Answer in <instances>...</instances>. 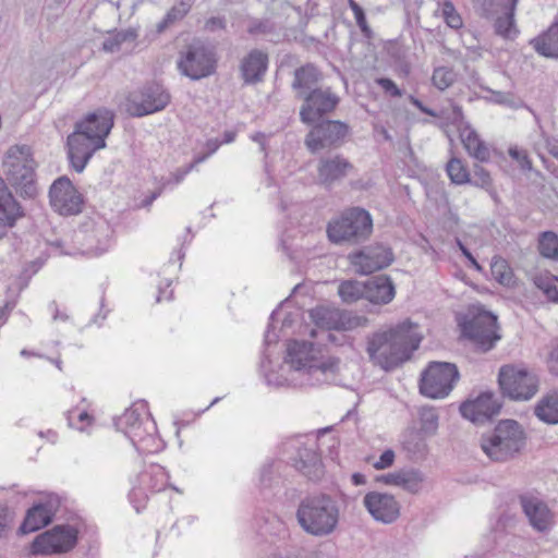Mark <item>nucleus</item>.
Instances as JSON below:
<instances>
[{"label":"nucleus","mask_w":558,"mask_h":558,"mask_svg":"<svg viewBox=\"0 0 558 558\" xmlns=\"http://www.w3.org/2000/svg\"><path fill=\"white\" fill-rule=\"evenodd\" d=\"M340 360L336 356H324L312 342L292 340L287 348V355L280 371L288 369L292 380L299 386H316L328 384L336 379Z\"/></svg>","instance_id":"obj_1"},{"label":"nucleus","mask_w":558,"mask_h":558,"mask_svg":"<svg viewBox=\"0 0 558 558\" xmlns=\"http://www.w3.org/2000/svg\"><path fill=\"white\" fill-rule=\"evenodd\" d=\"M421 341L418 326L407 319L387 330L373 333L366 350L374 364L391 371L410 360Z\"/></svg>","instance_id":"obj_2"},{"label":"nucleus","mask_w":558,"mask_h":558,"mask_svg":"<svg viewBox=\"0 0 558 558\" xmlns=\"http://www.w3.org/2000/svg\"><path fill=\"white\" fill-rule=\"evenodd\" d=\"M295 518L305 533L325 537L337 530L340 509L337 500L329 494L314 493L300 500Z\"/></svg>","instance_id":"obj_3"},{"label":"nucleus","mask_w":558,"mask_h":558,"mask_svg":"<svg viewBox=\"0 0 558 558\" xmlns=\"http://www.w3.org/2000/svg\"><path fill=\"white\" fill-rule=\"evenodd\" d=\"M480 445L492 461L505 462L522 450L525 433L517 421L504 420L492 432L482 435Z\"/></svg>","instance_id":"obj_4"},{"label":"nucleus","mask_w":558,"mask_h":558,"mask_svg":"<svg viewBox=\"0 0 558 558\" xmlns=\"http://www.w3.org/2000/svg\"><path fill=\"white\" fill-rule=\"evenodd\" d=\"M333 244L359 245L367 241L373 232L371 214L361 207H351L332 218L326 228Z\"/></svg>","instance_id":"obj_5"},{"label":"nucleus","mask_w":558,"mask_h":558,"mask_svg":"<svg viewBox=\"0 0 558 558\" xmlns=\"http://www.w3.org/2000/svg\"><path fill=\"white\" fill-rule=\"evenodd\" d=\"M20 155H15L13 148L9 150L3 163L8 183L23 198H35L38 189L35 180V160L29 156L28 148H16Z\"/></svg>","instance_id":"obj_6"},{"label":"nucleus","mask_w":558,"mask_h":558,"mask_svg":"<svg viewBox=\"0 0 558 558\" xmlns=\"http://www.w3.org/2000/svg\"><path fill=\"white\" fill-rule=\"evenodd\" d=\"M519 0H473L475 12L494 20L495 33L504 38H513L518 33L514 12Z\"/></svg>","instance_id":"obj_7"},{"label":"nucleus","mask_w":558,"mask_h":558,"mask_svg":"<svg viewBox=\"0 0 558 558\" xmlns=\"http://www.w3.org/2000/svg\"><path fill=\"white\" fill-rule=\"evenodd\" d=\"M458 367L448 362H430L422 373L420 392L430 399H442L453 389L459 379Z\"/></svg>","instance_id":"obj_8"},{"label":"nucleus","mask_w":558,"mask_h":558,"mask_svg":"<svg viewBox=\"0 0 558 558\" xmlns=\"http://www.w3.org/2000/svg\"><path fill=\"white\" fill-rule=\"evenodd\" d=\"M350 128L339 120H318L305 135L304 145L311 154L325 149H338L349 135Z\"/></svg>","instance_id":"obj_9"},{"label":"nucleus","mask_w":558,"mask_h":558,"mask_svg":"<svg viewBox=\"0 0 558 558\" xmlns=\"http://www.w3.org/2000/svg\"><path fill=\"white\" fill-rule=\"evenodd\" d=\"M180 72L191 80H201L215 72L216 58L211 48L195 39L181 52L178 61Z\"/></svg>","instance_id":"obj_10"},{"label":"nucleus","mask_w":558,"mask_h":558,"mask_svg":"<svg viewBox=\"0 0 558 558\" xmlns=\"http://www.w3.org/2000/svg\"><path fill=\"white\" fill-rule=\"evenodd\" d=\"M170 102V94L155 82L129 94L125 110L131 117H145L163 110Z\"/></svg>","instance_id":"obj_11"},{"label":"nucleus","mask_w":558,"mask_h":558,"mask_svg":"<svg viewBox=\"0 0 558 558\" xmlns=\"http://www.w3.org/2000/svg\"><path fill=\"white\" fill-rule=\"evenodd\" d=\"M78 541V530L70 524H58L37 535L31 546L34 555L64 554L72 550Z\"/></svg>","instance_id":"obj_12"},{"label":"nucleus","mask_w":558,"mask_h":558,"mask_svg":"<svg viewBox=\"0 0 558 558\" xmlns=\"http://www.w3.org/2000/svg\"><path fill=\"white\" fill-rule=\"evenodd\" d=\"M497 329V316L484 310L461 324L462 335L470 339L481 352H488L495 347L500 339Z\"/></svg>","instance_id":"obj_13"},{"label":"nucleus","mask_w":558,"mask_h":558,"mask_svg":"<svg viewBox=\"0 0 558 558\" xmlns=\"http://www.w3.org/2000/svg\"><path fill=\"white\" fill-rule=\"evenodd\" d=\"M498 384L502 393L512 400H529L538 389L537 379L533 374L513 365L500 367Z\"/></svg>","instance_id":"obj_14"},{"label":"nucleus","mask_w":558,"mask_h":558,"mask_svg":"<svg viewBox=\"0 0 558 558\" xmlns=\"http://www.w3.org/2000/svg\"><path fill=\"white\" fill-rule=\"evenodd\" d=\"M300 120L306 125H312L325 116L332 113L340 102V97L330 86L312 90L301 99Z\"/></svg>","instance_id":"obj_15"},{"label":"nucleus","mask_w":558,"mask_h":558,"mask_svg":"<svg viewBox=\"0 0 558 558\" xmlns=\"http://www.w3.org/2000/svg\"><path fill=\"white\" fill-rule=\"evenodd\" d=\"M317 183L326 190L341 185L355 172L354 165L342 154L328 153L317 160Z\"/></svg>","instance_id":"obj_16"},{"label":"nucleus","mask_w":558,"mask_h":558,"mask_svg":"<svg viewBox=\"0 0 558 558\" xmlns=\"http://www.w3.org/2000/svg\"><path fill=\"white\" fill-rule=\"evenodd\" d=\"M51 207L62 216L77 215L82 211L83 196L66 177H59L49 189Z\"/></svg>","instance_id":"obj_17"},{"label":"nucleus","mask_w":558,"mask_h":558,"mask_svg":"<svg viewBox=\"0 0 558 558\" xmlns=\"http://www.w3.org/2000/svg\"><path fill=\"white\" fill-rule=\"evenodd\" d=\"M89 140L78 130H73L66 137V153L71 167L78 173L83 172L94 154L106 147V142L100 137Z\"/></svg>","instance_id":"obj_18"},{"label":"nucleus","mask_w":558,"mask_h":558,"mask_svg":"<svg viewBox=\"0 0 558 558\" xmlns=\"http://www.w3.org/2000/svg\"><path fill=\"white\" fill-rule=\"evenodd\" d=\"M356 272L368 275L384 269L393 262V253L390 247L381 244L364 246L348 256Z\"/></svg>","instance_id":"obj_19"},{"label":"nucleus","mask_w":558,"mask_h":558,"mask_svg":"<svg viewBox=\"0 0 558 558\" xmlns=\"http://www.w3.org/2000/svg\"><path fill=\"white\" fill-rule=\"evenodd\" d=\"M502 404L492 391L481 392L475 399H468L461 403V415L474 424H485L499 414Z\"/></svg>","instance_id":"obj_20"},{"label":"nucleus","mask_w":558,"mask_h":558,"mask_svg":"<svg viewBox=\"0 0 558 558\" xmlns=\"http://www.w3.org/2000/svg\"><path fill=\"white\" fill-rule=\"evenodd\" d=\"M114 125L113 111L100 107L95 111L87 113L82 120L75 122L74 130H78L89 140L96 141L94 137H100L106 142Z\"/></svg>","instance_id":"obj_21"},{"label":"nucleus","mask_w":558,"mask_h":558,"mask_svg":"<svg viewBox=\"0 0 558 558\" xmlns=\"http://www.w3.org/2000/svg\"><path fill=\"white\" fill-rule=\"evenodd\" d=\"M363 504L371 515L384 523L393 522L400 513L398 501L392 495L371 492L364 496Z\"/></svg>","instance_id":"obj_22"},{"label":"nucleus","mask_w":558,"mask_h":558,"mask_svg":"<svg viewBox=\"0 0 558 558\" xmlns=\"http://www.w3.org/2000/svg\"><path fill=\"white\" fill-rule=\"evenodd\" d=\"M310 317L317 327L327 330H350L360 325L359 317L351 318L347 312L326 306L311 310Z\"/></svg>","instance_id":"obj_23"},{"label":"nucleus","mask_w":558,"mask_h":558,"mask_svg":"<svg viewBox=\"0 0 558 558\" xmlns=\"http://www.w3.org/2000/svg\"><path fill=\"white\" fill-rule=\"evenodd\" d=\"M324 80L322 71L313 63H306L296 68L293 72L291 88L296 99L301 100L312 90L322 87Z\"/></svg>","instance_id":"obj_24"},{"label":"nucleus","mask_w":558,"mask_h":558,"mask_svg":"<svg viewBox=\"0 0 558 558\" xmlns=\"http://www.w3.org/2000/svg\"><path fill=\"white\" fill-rule=\"evenodd\" d=\"M57 506L52 501L33 505L26 512L25 519L19 527L20 533L28 534L49 525L54 517Z\"/></svg>","instance_id":"obj_25"},{"label":"nucleus","mask_w":558,"mask_h":558,"mask_svg":"<svg viewBox=\"0 0 558 558\" xmlns=\"http://www.w3.org/2000/svg\"><path fill=\"white\" fill-rule=\"evenodd\" d=\"M520 504L533 529L544 532L549 527L551 512L543 500L532 496H520Z\"/></svg>","instance_id":"obj_26"},{"label":"nucleus","mask_w":558,"mask_h":558,"mask_svg":"<svg viewBox=\"0 0 558 558\" xmlns=\"http://www.w3.org/2000/svg\"><path fill=\"white\" fill-rule=\"evenodd\" d=\"M268 68V54L262 50L253 49L245 56L240 65L242 78L245 84H256L263 81Z\"/></svg>","instance_id":"obj_27"},{"label":"nucleus","mask_w":558,"mask_h":558,"mask_svg":"<svg viewBox=\"0 0 558 558\" xmlns=\"http://www.w3.org/2000/svg\"><path fill=\"white\" fill-rule=\"evenodd\" d=\"M395 294V284L387 275L376 276L365 281V300L373 304H388Z\"/></svg>","instance_id":"obj_28"},{"label":"nucleus","mask_w":558,"mask_h":558,"mask_svg":"<svg viewBox=\"0 0 558 558\" xmlns=\"http://www.w3.org/2000/svg\"><path fill=\"white\" fill-rule=\"evenodd\" d=\"M294 466L313 482L319 481L325 474L320 456L313 448H300L294 459Z\"/></svg>","instance_id":"obj_29"},{"label":"nucleus","mask_w":558,"mask_h":558,"mask_svg":"<svg viewBox=\"0 0 558 558\" xmlns=\"http://www.w3.org/2000/svg\"><path fill=\"white\" fill-rule=\"evenodd\" d=\"M530 45L539 56L558 60V17L546 31L531 39Z\"/></svg>","instance_id":"obj_30"},{"label":"nucleus","mask_w":558,"mask_h":558,"mask_svg":"<svg viewBox=\"0 0 558 558\" xmlns=\"http://www.w3.org/2000/svg\"><path fill=\"white\" fill-rule=\"evenodd\" d=\"M23 216L21 205L8 189L4 179L0 177V222L3 226L13 227L15 221Z\"/></svg>","instance_id":"obj_31"},{"label":"nucleus","mask_w":558,"mask_h":558,"mask_svg":"<svg viewBox=\"0 0 558 558\" xmlns=\"http://www.w3.org/2000/svg\"><path fill=\"white\" fill-rule=\"evenodd\" d=\"M534 413L544 423L558 424V393L543 398L536 404Z\"/></svg>","instance_id":"obj_32"},{"label":"nucleus","mask_w":558,"mask_h":558,"mask_svg":"<svg viewBox=\"0 0 558 558\" xmlns=\"http://www.w3.org/2000/svg\"><path fill=\"white\" fill-rule=\"evenodd\" d=\"M138 34L135 28L122 29L107 37L102 43V50L106 52L120 51L124 44H133Z\"/></svg>","instance_id":"obj_33"},{"label":"nucleus","mask_w":558,"mask_h":558,"mask_svg":"<svg viewBox=\"0 0 558 558\" xmlns=\"http://www.w3.org/2000/svg\"><path fill=\"white\" fill-rule=\"evenodd\" d=\"M338 294L344 303H354L365 299V282L357 280L342 281L338 287Z\"/></svg>","instance_id":"obj_34"},{"label":"nucleus","mask_w":558,"mask_h":558,"mask_svg":"<svg viewBox=\"0 0 558 558\" xmlns=\"http://www.w3.org/2000/svg\"><path fill=\"white\" fill-rule=\"evenodd\" d=\"M465 149L480 161H486L489 159V150L481 141L475 131L471 130L465 135H461Z\"/></svg>","instance_id":"obj_35"},{"label":"nucleus","mask_w":558,"mask_h":558,"mask_svg":"<svg viewBox=\"0 0 558 558\" xmlns=\"http://www.w3.org/2000/svg\"><path fill=\"white\" fill-rule=\"evenodd\" d=\"M192 0H181L179 4L172 7L161 22L157 24V32H165L173 23L181 21L191 10Z\"/></svg>","instance_id":"obj_36"},{"label":"nucleus","mask_w":558,"mask_h":558,"mask_svg":"<svg viewBox=\"0 0 558 558\" xmlns=\"http://www.w3.org/2000/svg\"><path fill=\"white\" fill-rule=\"evenodd\" d=\"M539 254L553 260H558V235L554 231H544L538 236Z\"/></svg>","instance_id":"obj_37"},{"label":"nucleus","mask_w":558,"mask_h":558,"mask_svg":"<svg viewBox=\"0 0 558 558\" xmlns=\"http://www.w3.org/2000/svg\"><path fill=\"white\" fill-rule=\"evenodd\" d=\"M490 270L493 277L502 286L510 287L513 283V271L502 257L495 256L492 259Z\"/></svg>","instance_id":"obj_38"},{"label":"nucleus","mask_w":558,"mask_h":558,"mask_svg":"<svg viewBox=\"0 0 558 558\" xmlns=\"http://www.w3.org/2000/svg\"><path fill=\"white\" fill-rule=\"evenodd\" d=\"M421 432L427 436L435 435L438 429V413L434 407H422L418 411Z\"/></svg>","instance_id":"obj_39"},{"label":"nucleus","mask_w":558,"mask_h":558,"mask_svg":"<svg viewBox=\"0 0 558 558\" xmlns=\"http://www.w3.org/2000/svg\"><path fill=\"white\" fill-rule=\"evenodd\" d=\"M423 475L418 470H400L399 484L409 493L415 494L421 489Z\"/></svg>","instance_id":"obj_40"},{"label":"nucleus","mask_w":558,"mask_h":558,"mask_svg":"<svg viewBox=\"0 0 558 558\" xmlns=\"http://www.w3.org/2000/svg\"><path fill=\"white\" fill-rule=\"evenodd\" d=\"M457 75L451 68L439 66L433 72L432 82L439 90H445L456 82Z\"/></svg>","instance_id":"obj_41"},{"label":"nucleus","mask_w":558,"mask_h":558,"mask_svg":"<svg viewBox=\"0 0 558 558\" xmlns=\"http://www.w3.org/2000/svg\"><path fill=\"white\" fill-rule=\"evenodd\" d=\"M447 173L450 180L456 184H464L470 181V172L462 165L461 160L458 158H452L447 163L446 167Z\"/></svg>","instance_id":"obj_42"},{"label":"nucleus","mask_w":558,"mask_h":558,"mask_svg":"<svg viewBox=\"0 0 558 558\" xmlns=\"http://www.w3.org/2000/svg\"><path fill=\"white\" fill-rule=\"evenodd\" d=\"M470 184L484 189L489 192L490 195H495V191L493 189V180L489 172L483 168L482 166L475 165L473 168V175L470 177Z\"/></svg>","instance_id":"obj_43"},{"label":"nucleus","mask_w":558,"mask_h":558,"mask_svg":"<svg viewBox=\"0 0 558 558\" xmlns=\"http://www.w3.org/2000/svg\"><path fill=\"white\" fill-rule=\"evenodd\" d=\"M441 14L446 24L453 28L459 29L462 27L463 22L461 15L456 10L454 5L450 1H445L441 8Z\"/></svg>","instance_id":"obj_44"},{"label":"nucleus","mask_w":558,"mask_h":558,"mask_svg":"<svg viewBox=\"0 0 558 558\" xmlns=\"http://www.w3.org/2000/svg\"><path fill=\"white\" fill-rule=\"evenodd\" d=\"M282 374H278L276 372H270L266 375V381L268 385L275 386V387H282L286 385H290L293 383V385H299L298 380H292L291 373L286 369V372H282Z\"/></svg>","instance_id":"obj_45"},{"label":"nucleus","mask_w":558,"mask_h":558,"mask_svg":"<svg viewBox=\"0 0 558 558\" xmlns=\"http://www.w3.org/2000/svg\"><path fill=\"white\" fill-rule=\"evenodd\" d=\"M349 7L354 14L355 22L363 34L371 32L363 8L355 0H348Z\"/></svg>","instance_id":"obj_46"},{"label":"nucleus","mask_w":558,"mask_h":558,"mask_svg":"<svg viewBox=\"0 0 558 558\" xmlns=\"http://www.w3.org/2000/svg\"><path fill=\"white\" fill-rule=\"evenodd\" d=\"M274 24L268 20H254L247 27V33L256 35H268L274 32Z\"/></svg>","instance_id":"obj_47"},{"label":"nucleus","mask_w":558,"mask_h":558,"mask_svg":"<svg viewBox=\"0 0 558 558\" xmlns=\"http://www.w3.org/2000/svg\"><path fill=\"white\" fill-rule=\"evenodd\" d=\"M553 279H537L535 281L537 288H539L548 300L558 303V288L553 283Z\"/></svg>","instance_id":"obj_48"},{"label":"nucleus","mask_w":558,"mask_h":558,"mask_svg":"<svg viewBox=\"0 0 558 558\" xmlns=\"http://www.w3.org/2000/svg\"><path fill=\"white\" fill-rule=\"evenodd\" d=\"M403 445L407 450L412 452H420L425 447L423 439L420 437V433L415 430H411L407 435Z\"/></svg>","instance_id":"obj_49"},{"label":"nucleus","mask_w":558,"mask_h":558,"mask_svg":"<svg viewBox=\"0 0 558 558\" xmlns=\"http://www.w3.org/2000/svg\"><path fill=\"white\" fill-rule=\"evenodd\" d=\"M509 156L513 160L518 161V163L522 170H531L532 169V162H531L525 150L520 149L518 147H510Z\"/></svg>","instance_id":"obj_50"},{"label":"nucleus","mask_w":558,"mask_h":558,"mask_svg":"<svg viewBox=\"0 0 558 558\" xmlns=\"http://www.w3.org/2000/svg\"><path fill=\"white\" fill-rule=\"evenodd\" d=\"M376 83L390 96L400 97L402 95L401 89L397 86V84L388 77H379L376 80Z\"/></svg>","instance_id":"obj_51"},{"label":"nucleus","mask_w":558,"mask_h":558,"mask_svg":"<svg viewBox=\"0 0 558 558\" xmlns=\"http://www.w3.org/2000/svg\"><path fill=\"white\" fill-rule=\"evenodd\" d=\"M395 451L391 449H386L379 457L378 461H376L373 466L376 470H385L390 468L395 462Z\"/></svg>","instance_id":"obj_52"},{"label":"nucleus","mask_w":558,"mask_h":558,"mask_svg":"<svg viewBox=\"0 0 558 558\" xmlns=\"http://www.w3.org/2000/svg\"><path fill=\"white\" fill-rule=\"evenodd\" d=\"M227 25V21L222 16H213L208 19L205 23V28L208 32H216L219 29H225Z\"/></svg>","instance_id":"obj_53"},{"label":"nucleus","mask_w":558,"mask_h":558,"mask_svg":"<svg viewBox=\"0 0 558 558\" xmlns=\"http://www.w3.org/2000/svg\"><path fill=\"white\" fill-rule=\"evenodd\" d=\"M457 246L459 247L462 255L471 263V265L478 271L482 270V266L477 263L471 251L463 244L460 239H457Z\"/></svg>","instance_id":"obj_54"},{"label":"nucleus","mask_w":558,"mask_h":558,"mask_svg":"<svg viewBox=\"0 0 558 558\" xmlns=\"http://www.w3.org/2000/svg\"><path fill=\"white\" fill-rule=\"evenodd\" d=\"M272 480V465L270 463L264 464L260 469L259 481L262 486L270 487Z\"/></svg>","instance_id":"obj_55"},{"label":"nucleus","mask_w":558,"mask_h":558,"mask_svg":"<svg viewBox=\"0 0 558 558\" xmlns=\"http://www.w3.org/2000/svg\"><path fill=\"white\" fill-rule=\"evenodd\" d=\"M399 476H400V471H397V472H393V473H389V474H385V475H379V476L376 477V481L377 482H383L386 485L398 486V484H399Z\"/></svg>","instance_id":"obj_56"},{"label":"nucleus","mask_w":558,"mask_h":558,"mask_svg":"<svg viewBox=\"0 0 558 558\" xmlns=\"http://www.w3.org/2000/svg\"><path fill=\"white\" fill-rule=\"evenodd\" d=\"M193 170V165H187L185 167L179 168L175 172L172 173L173 182L175 184L180 183L184 177Z\"/></svg>","instance_id":"obj_57"},{"label":"nucleus","mask_w":558,"mask_h":558,"mask_svg":"<svg viewBox=\"0 0 558 558\" xmlns=\"http://www.w3.org/2000/svg\"><path fill=\"white\" fill-rule=\"evenodd\" d=\"M412 104H413V105H414V106H415V107H416L421 112H423V113H425V114H427V116H430V117H437V113H436L433 109H430V108H428V107L424 106V105H423V102H422L421 100H418V99H414V98H413Z\"/></svg>","instance_id":"obj_58"},{"label":"nucleus","mask_w":558,"mask_h":558,"mask_svg":"<svg viewBox=\"0 0 558 558\" xmlns=\"http://www.w3.org/2000/svg\"><path fill=\"white\" fill-rule=\"evenodd\" d=\"M551 364L550 371L558 376V347L550 353Z\"/></svg>","instance_id":"obj_59"},{"label":"nucleus","mask_w":558,"mask_h":558,"mask_svg":"<svg viewBox=\"0 0 558 558\" xmlns=\"http://www.w3.org/2000/svg\"><path fill=\"white\" fill-rule=\"evenodd\" d=\"M220 144L221 143L218 140H208L206 143V148H207L206 154H209V156H210L214 153H216L217 149L219 148Z\"/></svg>","instance_id":"obj_60"},{"label":"nucleus","mask_w":558,"mask_h":558,"mask_svg":"<svg viewBox=\"0 0 558 558\" xmlns=\"http://www.w3.org/2000/svg\"><path fill=\"white\" fill-rule=\"evenodd\" d=\"M351 481L355 486H360L366 483V477L362 473H353L351 476Z\"/></svg>","instance_id":"obj_61"},{"label":"nucleus","mask_w":558,"mask_h":558,"mask_svg":"<svg viewBox=\"0 0 558 558\" xmlns=\"http://www.w3.org/2000/svg\"><path fill=\"white\" fill-rule=\"evenodd\" d=\"M8 523L7 509H0V533L4 530Z\"/></svg>","instance_id":"obj_62"},{"label":"nucleus","mask_w":558,"mask_h":558,"mask_svg":"<svg viewBox=\"0 0 558 558\" xmlns=\"http://www.w3.org/2000/svg\"><path fill=\"white\" fill-rule=\"evenodd\" d=\"M208 157H209V154H206V153L203 155H198L193 159V161L190 165H193V169H194L198 163L204 162Z\"/></svg>","instance_id":"obj_63"},{"label":"nucleus","mask_w":558,"mask_h":558,"mask_svg":"<svg viewBox=\"0 0 558 558\" xmlns=\"http://www.w3.org/2000/svg\"><path fill=\"white\" fill-rule=\"evenodd\" d=\"M235 138V133L234 132H231V131H227L223 133V143L226 144H229L231 142H233Z\"/></svg>","instance_id":"obj_64"}]
</instances>
